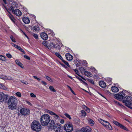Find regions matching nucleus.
<instances>
[{"mask_svg": "<svg viewBox=\"0 0 132 132\" xmlns=\"http://www.w3.org/2000/svg\"><path fill=\"white\" fill-rule=\"evenodd\" d=\"M125 94L123 92L119 93L115 96L117 99H124L123 100V103L127 106L131 105L132 103V97L130 96H126Z\"/></svg>", "mask_w": 132, "mask_h": 132, "instance_id": "obj_1", "label": "nucleus"}, {"mask_svg": "<svg viewBox=\"0 0 132 132\" xmlns=\"http://www.w3.org/2000/svg\"><path fill=\"white\" fill-rule=\"evenodd\" d=\"M18 102V100L15 97H10L7 103L9 109L11 110L16 109Z\"/></svg>", "mask_w": 132, "mask_h": 132, "instance_id": "obj_2", "label": "nucleus"}, {"mask_svg": "<svg viewBox=\"0 0 132 132\" xmlns=\"http://www.w3.org/2000/svg\"><path fill=\"white\" fill-rule=\"evenodd\" d=\"M31 127L33 131L36 132H39L42 129V126L39 121L37 120H34L31 124Z\"/></svg>", "mask_w": 132, "mask_h": 132, "instance_id": "obj_3", "label": "nucleus"}, {"mask_svg": "<svg viewBox=\"0 0 132 132\" xmlns=\"http://www.w3.org/2000/svg\"><path fill=\"white\" fill-rule=\"evenodd\" d=\"M50 119V116L48 114H45L42 115L40 120L41 125L44 126L47 125L51 120Z\"/></svg>", "mask_w": 132, "mask_h": 132, "instance_id": "obj_4", "label": "nucleus"}, {"mask_svg": "<svg viewBox=\"0 0 132 132\" xmlns=\"http://www.w3.org/2000/svg\"><path fill=\"white\" fill-rule=\"evenodd\" d=\"M63 128L64 130L66 132H71L73 130L72 125L70 122L65 124Z\"/></svg>", "mask_w": 132, "mask_h": 132, "instance_id": "obj_5", "label": "nucleus"}, {"mask_svg": "<svg viewBox=\"0 0 132 132\" xmlns=\"http://www.w3.org/2000/svg\"><path fill=\"white\" fill-rule=\"evenodd\" d=\"M63 126L60 123H56L53 129L55 132H62L63 130Z\"/></svg>", "mask_w": 132, "mask_h": 132, "instance_id": "obj_6", "label": "nucleus"}, {"mask_svg": "<svg viewBox=\"0 0 132 132\" xmlns=\"http://www.w3.org/2000/svg\"><path fill=\"white\" fill-rule=\"evenodd\" d=\"M113 123L116 126H118L121 129L126 130L127 131H128L129 130L126 127L120 123L118 121L115 120H113Z\"/></svg>", "mask_w": 132, "mask_h": 132, "instance_id": "obj_7", "label": "nucleus"}, {"mask_svg": "<svg viewBox=\"0 0 132 132\" xmlns=\"http://www.w3.org/2000/svg\"><path fill=\"white\" fill-rule=\"evenodd\" d=\"M20 111L21 114L24 116L28 115L30 114V110L28 109L22 108Z\"/></svg>", "mask_w": 132, "mask_h": 132, "instance_id": "obj_8", "label": "nucleus"}, {"mask_svg": "<svg viewBox=\"0 0 132 132\" xmlns=\"http://www.w3.org/2000/svg\"><path fill=\"white\" fill-rule=\"evenodd\" d=\"M105 122L103 126L108 130H112V127L110 123L107 121L106 122Z\"/></svg>", "mask_w": 132, "mask_h": 132, "instance_id": "obj_9", "label": "nucleus"}, {"mask_svg": "<svg viewBox=\"0 0 132 132\" xmlns=\"http://www.w3.org/2000/svg\"><path fill=\"white\" fill-rule=\"evenodd\" d=\"M49 128L53 129L54 128V126L55 125V123L54 120H52L50 121L49 123Z\"/></svg>", "mask_w": 132, "mask_h": 132, "instance_id": "obj_10", "label": "nucleus"}, {"mask_svg": "<svg viewBox=\"0 0 132 132\" xmlns=\"http://www.w3.org/2000/svg\"><path fill=\"white\" fill-rule=\"evenodd\" d=\"M40 37L42 39L44 40L47 39L48 36L47 34L45 32H42L40 34Z\"/></svg>", "mask_w": 132, "mask_h": 132, "instance_id": "obj_11", "label": "nucleus"}, {"mask_svg": "<svg viewBox=\"0 0 132 132\" xmlns=\"http://www.w3.org/2000/svg\"><path fill=\"white\" fill-rule=\"evenodd\" d=\"M82 132H91V128L88 126L83 127L81 129Z\"/></svg>", "mask_w": 132, "mask_h": 132, "instance_id": "obj_12", "label": "nucleus"}, {"mask_svg": "<svg viewBox=\"0 0 132 132\" xmlns=\"http://www.w3.org/2000/svg\"><path fill=\"white\" fill-rule=\"evenodd\" d=\"M65 56L67 60L68 61H71L73 59V56L70 53H67L65 54Z\"/></svg>", "mask_w": 132, "mask_h": 132, "instance_id": "obj_13", "label": "nucleus"}, {"mask_svg": "<svg viewBox=\"0 0 132 132\" xmlns=\"http://www.w3.org/2000/svg\"><path fill=\"white\" fill-rule=\"evenodd\" d=\"M9 14L8 15V16L11 20L12 21L13 23L15 24V21L16 20V19L13 16L10 12H9Z\"/></svg>", "mask_w": 132, "mask_h": 132, "instance_id": "obj_14", "label": "nucleus"}, {"mask_svg": "<svg viewBox=\"0 0 132 132\" xmlns=\"http://www.w3.org/2000/svg\"><path fill=\"white\" fill-rule=\"evenodd\" d=\"M23 22L25 24H28L30 22L29 18L27 17H24L22 19Z\"/></svg>", "mask_w": 132, "mask_h": 132, "instance_id": "obj_15", "label": "nucleus"}, {"mask_svg": "<svg viewBox=\"0 0 132 132\" xmlns=\"http://www.w3.org/2000/svg\"><path fill=\"white\" fill-rule=\"evenodd\" d=\"M10 97L7 94H4L3 93V98L4 100V101H5L7 103H8V101L9 100Z\"/></svg>", "mask_w": 132, "mask_h": 132, "instance_id": "obj_16", "label": "nucleus"}, {"mask_svg": "<svg viewBox=\"0 0 132 132\" xmlns=\"http://www.w3.org/2000/svg\"><path fill=\"white\" fill-rule=\"evenodd\" d=\"M99 84L100 86L102 88H104L106 86V83L103 81H99Z\"/></svg>", "mask_w": 132, "mask_h": 132, "instance_id": "obj_17", "label": "nucleus"}, {"mask_svg": "<svg viewBox=\"0 0 132 132\" xmlns=\"http://www.w3.org/2000/svg\"><path fill=\"white\" fill-rule=\"evenodd\" d=\"M14 14L18 16H20L21 15V12L18 9H16L14 12Z\"/></svg>", "mask_w": 132, "mask_h": 132, "instance_id": "obj_18", "label": "nucleus"}, {"mask_svg": "<svg viewBox=\"0 0 132 132\" xmlns=\"http://www.w3.org/2000/svg\"><path fill=\"white\" fill-rule=\"evenodd\" d=\"M48 49H51V48H54L57 47V46H55V44L53 43H50L48 45Z\"/></svg>", "mask_w": 132, "mask_h": 132, "instance_id": "obj_19", "label": "nucleus"}, {"mask_svg": "<svg viewBox=\"0 0 132 132\" xmlns=\"http://www.w3.org/2000/svg\"><path fill=\"white\" fill-rule=\"evenodd\" d=\"M15 62L16 64L18 65L19 66L22 68H23V64L20 62L18 59H16L15 60Z\"/></svg>", "mask_w": 132, "mask_h": 132, "instance_id": "obj_20", "label": "nucleus"}, {"mask_svg": "<svg viewBox=\"0 0 132 132\" xmlns=\"http://www.w3.org/2000/svg\"><path fill=\"white\" fill-rule=\"evenodd\" d=\"M111 89L112 91L113 92H117L119 90L118 88L115 86H112L111 87Z\"/></svg>", "mask_w": 132, "mask_h": 132, "instance_id": "obj_21", "label": "nucleus"}, {"mask_svg": "<svg viewBox=\"0 0 132 132\" xmlns=\"http://www.w3.org/2000/svg\"><path fill=\"white\" fill-rule=\"evenodd\" d=\"M98 122L100 123L103 126L105 123V122H106L107 121H105L103 120L101 118H99L98 119Z\"/></svg>", "mask_w": 132, "mask_h": 132, "instance_id": "obj_22", "label": "nucleus"}, {"mask_svg": "<svg viewBox=\"0 0 132 132\" xmlns=\"http://www.w3.org/2000/svg\"><path fill=\"white\" fill-rule=\"evenodd\" d=\"M3 93H2L0 94V104L2 103L4 101V100L3 98Z\"/></svg>", "mask_w": 132, "mask_h": 132, "instance_id": "obj_23", "label": "nucleus"}, {"mask_svg": "<svg viewBox=\"0 0 132 132\" xmlns=\"http://www.w3.org/2000/svg\"><path fill=\"white\" fill-rule=\"evenodd\" d=\"M17 6V4L16 5V4H13L10 7L12 11L14 13V12L15 11V10H14V8H15V7H16Z\"/></svg>", "mask_w": 132, "mask_h": 132, "instance_id": "obj_24", "label": "nucleus"}, {"mask_svg": "<svg viewBox=\"0 0 132 132\" xmlns=\"http://www.w3.org/2000/svg\"><path fill=\"white\" fill-rule=\"evenodd\" d=\"M83 107L84 109L86 111L87 113H89L90 112V109L87 107L85 105H83Z\"/></svg>", "mask_w": 132, "mask_h": 132, "instance_id": "obj_25", "label": "nucleus"}, {"mask_svg": "<svg viewBox=\"0 0 132 132\" xmlns=\"http://www.w3.org/2000/svg\"><path fill=\"white\" fill-rule=\"evenodd\" d=\"M84 74L85 76L89 77H90L92 76V75L91 73L88 71H86L85 73Z\"/></svg>", "mask_w": 132, "mask_h": 132, "instance_id": "obj_26", "label": "nucleus"}, {"mask_svg": "<svg viewBox=\"0 0 132 132\" xmlns=\"http://www.w3.org/2000/svg\"><path fill=\"white\" fill-rule=\"evenodd\" d=\"M54 119L55 120V121H59L60 119V118L58 115L56 114L53 116Z\"/></svg>", "mask_w": 132, "mask_h": 132, "instance_id": "obj_27", "label": "nucleus"}, {"mask_svg": "<svg viewBox=\"0 0 132 132\" xmlns=\"http://www.w3.org/2000/svg\"><path fill=\"white\" fill-rule=\"evenodd\" d=\"M55 55L58 57H59L60 59L61 60H62L63 58L62 57V56L59 53L57 52H56L55 53Z\"/></svg>", "mask_w": 132, "mask_h": 132, "instance_id": "obj_28", "label": "nucleus"}, {"mask_svg": "<svg viewBox=\"0 0 132 132\" xmlns=\"http://www.w3.org/2000/svg\"><path fill=\"white\" fill-rule=\"evenodd\" d=\"M46 111L48 113L52 115H53V116L56 114L53 112L48 110H47Z\"/></svg>", "mask_w": 132, "mask_h": 132, "instance_id": "obj_29", "label": "nucleus"}, {"mask_svg": "<svg viewBox=\"0 0 132 132\" xmlns=\"http://www.w3.org/2000/svg\"><path fill=\"white\" fill-rule=\"evenodd\" d=\"M74 71L76 73V74H77V75H78V76H79L80 77H81L82 79H84L85 80V79L83 77H82L80 75H79L78 74V73H79V71H78V70L77 69H75L74 70Z\"/></svg>", "mask_w": 132, "mask_h": 132, "instance_id": "obj_30", "label": "nucleus"}, {"mask_svg": "<svg viewBox=\"0 0 132 132\" xmlns=\"http://www.w3.org/2000/svg\"><path fill=\"white\" fill-rule=\"evenodd\" d=\"M5 80H12L13 79V78L9 76H6Z\"/></svg>", "mask_w": 132, "mask_h": 132, "instance_id": "obj_31", "label": "nucleus"}, {"mask_svg": "<svg viewBox=\"0 0 132 132\" xmlns=\"http://www.w3.org/2000/svg\"><path fill=\"white\" fill-rule=\"evenodd\" d=\"M33 29L36 31H38L39 30V28L37 26H35L34 27Z\"/></svg>", "mask_w": 132, "mask_h": 132, "instance_id": "obj_32", "label": "nucleus"}, {"mask_svg": "<svg viewBox=\"0 0 132 132\" xmlns=\"http://www.w3.org/2000/svg\"><path fill=\"white\" fill-rule=\"evenodd\" d=\"M67 87L68 88L70 89V91H71L72 93L74 95H75L76 94L75 93L74 91L68 85H67Z\"/></svg>", "mask_w": 132, "mask_h": 132, "instance_id": "obj_33", "label": "nucleus"}, {"mask_svg": "<svg viewBox=\"0 0 132 132\" xmlns=\"http://www.w3.org/2000/svg\"><path fill=\"white\" fill-rule=\"evenodd\" d=\"M5 57L2 55H0V60L2 61H5Z\"/></svg>", "mask_w": 132, "mask_h": 132, "instance_id": "obj_34", "label": "nucleus"}, {"mask_svg": "<svg viewBox=\"0 0 132 132\" xmlns=\"http://www.w3.org/2000/svg\"><path fill=\"white\" fill-rule=\"evenodd\" d=\"M86 70L85 68L84 67H81L80 71L82 73H85L86 72Z\"/></svg>", "mask_w": 132, "mask_h": 132, "instance_id": "obj_35", "label": "nucleus"}, {"mask_svg": "<svg viewBox=\"0 0 132 132\" xmlns=\"http://www.w3.org/2000/svg\"><path fill=\"white\" fill-rule=\"evenodd\" d=\"M114 102L115 103L118 105L119 106H121V107L123 106L121 104H120V103L117 101H116L114 100Z\"/></svg>", "mask_w": 132, "mask_h": 132, "instance_id": "obj_36", "label": "nucleus"}, {"mask_svg": "<svg viewBox=\"0 0 132 132\" xmlns=\"http://www.w3.org/2000/svg\"><path fill=\"white\" fill-rule=\"evenodd\" d=\"M49 89L50 90L53 92H55L56 91V90L54 88V87L52 86H50L49 87Z\"/></svg>", "mask_w": 132, "mask_h": 132, "instance_id": "obj_37", "label": "nucleus"}, {"mask_svg": "<svg viewBox=\"0 0 132 132\" xmlns=\"http://www.w3.org/2000/svg\"><path fill=\"white\" fill-rule=\"evenodd\" d=\"M43 44L46 47H48V42L47 41H44L43 42Z\"/></svg>", "mask_w": 132, "mask_h": 132, "instance_id": "obj_38", "label": "nucleus"}, {"mask_svg": "<svg viewBox=\"0 0 132 132\" xmlns=\"http://www.w3.org/2000/svg\"><path fill=\"white\" fill-rule=\"evenodd\" d=\"M89 123L92 126H93L94 124V122L93 120L90 119L89 120Z\"/></svg>", "mask_w": 132, "mask_h": 132, "instance_id": "obj_39", "label": "nucleus"}, {"mask_svg": "<svg viewBox=\"0 0 132 132\" xmlns=\"http://www.w3.org/2000/svg\"><path fill=\"white\" fill-rule=\"evenodd\" d=\"M62 61L67 66H68L69 67H70V66L69 65V64L67 62L64 60L63 59L62 60Z\"/></svg>", "mask_w": 132, "mask_h": 132, "instance_id": "obj_40", "label": "nucleus"}, {"mask_svg": "<svg viewBox=\"0 0 132 132\" xmlns=\"http://www.w3.org/2000/svg\"><path fill=\"white\" fill-rule=\"evenodd\" d=\"M81 113L82 114V116H83L84 117H85L86 116V113L84 110H81Z\"/></svg>", "mask_w": 132, "mask_h": 132, "instance_id": "obj_41", "label": "nucleus"}, {"mask_svg": "<svg viewBox=\"0 0 132 132\" xmlns=\"http://www.w3.org/2000/svg\"><path fill=\"white\" fill-rule=\"evenodd\" d=\"M64 115L67 117L68 118L69 120H71V117L70 115L68 113H65L64 114Z\"/></svg>", "mask_w": 132, "mask_h": 132, "instance_id": "obj_42", "label": "nucleus"}, {"mask_svg": "<svg viewBox=\"0 0 132 132\" xmlns=\"http://www.w3.org/2000/svg\"><path fill=\"white\" fill-rule=\"evenodd\" d=\"M10 38L12 42L15 43L16 42L15 38L12 35H11L10 36Z\"/></svg>", "mask_w": 132, "mask_h": 132, "instance_id": "obj_43", "label": "nucleus"}, {"mask_svg": "<svg viewBox=\"0 0 132 132\" xmlns=\"http://www.w3.org/2000/svg\"><path fill=\"white\" fill-rule=\"evenodd\" d=\"M88 81L90 83L92 84L93 85H94L95 83L94 81L91 79H88Z\"/></svg>", "mask_w": 132, "mask_h": 132, "instance_id": "obj_44", "label": "nucleus"}, {"mask_svg": "<svg viewBox=\"0 0 132 132\" xmlns=\"http://www.w3.org/2000/svg\"><path fill=\"white\" fill-rule=\"evenodd\" d=\"M6 75H0V78L3 80H5V76Z\"/></svg>", "mask_w": 132, "mask_h": 132, "instance_id": "obj_45", "label": "nucleus"}, {"mask_svg": "<svg viewBox=\"0 0 132 132\" xmlns=\"http://www.w3.org/2000/svg\"><path fill=\"white\" fill-rule=\"evenodd\" d=\"M15 94L16 96L18 97H20L21 96V93L19 92H17Z\"/></svg>", "mask_w": 132, "mask_h": 132, "instance_id": "obj_46", "label": "nucleus"}, {"mask_svg": "<svg viewBox=\"0 0 132 132\" xmlns=\"http://www.w3.org/2000/svg\"><path fill=\"white\" fill-rule=\"evenodd\" d=\"M21 31L23 35L26 36V37L28 39H29V38L28 37L27 35L21 29Z\"/></svg>", "mask_w": 132, "mask_h": 132, "instance_id": "obj_47", "label": "nucleus"}, {"mask_svg": "<svg viewBox=\"0 0 132 132\" xmlns=\"http://www.w3.org/2000/svg\"><path fill=\"white\" fill-rule=\"evenodd\" d=\"M46 78L49 81L51 82H52L53 81L52 80L51 78L50 77L48 76H46Z\"/></svg>", "mask_w": 132, "mask_h": 132, "instance_id": "obj_48", "label": "nucleus"}, {"mask_svg": "<svg viewBox=\"0 0 132 132\" xmlns=\"http://www.w3.org/2000/svg\"><path fill=\"white\" fill-rule=\"evenodd\" d=\"M6 56L9 58H11L12 57V55L10 53H7L6 54Z\"/></svg>", "mask_w": 132, "mask_h": 132, "instance_id": "obj_49", "label": "nucleus"}, {"mask_svg": "<svg viewBox=\"0 0 132 132\" xmlns=\"http://www.w3.org/2000/svg\"><path fill=\"white\" fill-rule=\"evenodd\" d=\"M21 82L22 83L26 85H27L28 84V82L27 81H26L23 80H22V81H21Z\"/></svg>", "mask_w": 132, "mask_h": 132, "instance_id": "obj_50", "label": "nucleus"}, {"mask_svg": "<svg viewBox=\"0 0 132 132\" xmlns=\"http://www.w3.org/2000/svg\"><path fill=\"white\" fill-rule=\"evenodd\" d=\"M34 37L36 39H37L38 38V36L36 34H34L33 35Z\"/></svg>", "mask_w": 132, "mask_h": 132, "instance_id": "obj_51", "label": "nucleus"}, {"mask_svg": "<svg viewBox=\"0 0 132 132\" xmlns=\"http://www.w3.org/2000/svg\"><path fill=\"white\" fill-rule=\"evenodd\" d=\"M24 58L28 60H30V57L27 55H24Z\"/></svg>", "mask_w": 132, "mask_h": 132, "instance_id": "obj_52", "label": "nucleus"}, {"mask_svg": "<svg viewBox=\"0 0 132 132\" xmlns=\"http://www.w3.org/2000/svg\"><path fill=\"white\" fill-rule=\"evenodd\" d=\"M4 87H5V86L3 85V84L1 83H0V88L4 89Z\"/></svg>", "mask_w": 132, "mask_h": 132, "instance_id": "obj_53", "label": "nucleus"}, {"mask_svg": "<svg viewBox=\"0 0 132 132\" xmlns=\"http://www.w3.org/2000/svg\"><path fill=\"white\" fill-rule=\"evenodd\" d=\"M30 95L31 96L33 97H36V96L35 95L34 93H31L30 94Z\"/></svg>", "mask_w": 132, "mask_h": 132, "instance_id": "obj_54", "label": "nucleus"}, {"mask_svg": "<svg viewBox=\"0 0 132 132\" xmlns=\"http://www.w3.org/2000/svg\"><path fill=\"white\" fill-rule=\"evenodd\" d=\"M33 77L34 78L37 79L38 81H40V79L39 78H38L37 76H34Z\"/></svg>", "mask_w": 132, "mask_h": 132, "instance_id": "obj_55", "label": "nucleus"}, {"mask_svg": "<svg viewBox=\"0 0 132 132\" xmlns=\"http://www.w3.org/2000/svg\"><path fill=\"white\" fill-rule=\"evenodd\" d=\"M60 123L62 124H63L64 122V120L63 119H61L60 122Z\"/></svg>", "mask_w": 132, "mask_h": 132, "instance_id": "obj_56", "label": "nucleus"}, {"mask_svg": "<svg viewBox=\"0 0 132 132\" xmlns=\"http://www.w3.org/2000/svg\"><path fill=\"white\" fill-rule=\"evenodd\" d=\"M82 82L84 84L85 86H87L88 85L84 81H83Z\"/></svg>", "mask_w": 132, "mask_h": 132, "instance_id": "obj_57", "label": "nucleus"}, {"mask_svg": "<svg viewBox=\"0 0 132 132\" xmlns=\"http://www.w3.org/2000/svg\"><path fill=\"white\" fill-rule=\"evenodd\" d=\"M42 83L45 85H46L47 84V83L43 81H42Z\"/></svg>", "mask_w": 132, "mask_h": 132, "instance_id": "obj_58", "label": "nucleus"}, {"mask_svg": "<svg viewBox=\"0 0 132 132\" xmlns=\"http://www.w3.org/2000/svg\"><path fill=\"white\" fill-rule=\"evenodd\" d=\"M76 78L82 82L83 80L81 78L79 77H76Z\"/></svg>", "mask_w": 132, "mask_h": 132, "instance_id": "obj_59", "label": "nucleus"}, {"mask_svg": "<svg viewBox=\"0 0 132 132\" xmlns=\"http://www.w3.org/2000/svg\"><path fill=\"white\" fill-rule=\"evenodd\" d=\"M61 65H62L63 67L66 68H67V67L64 65V64L62 63H60Z\"/></svg>", "mask_w": 132, "mask_h": 132, "instance_id": "obj_60", "label": "nucleus"}, {"mask_svg": "<svg viewBox=\"0 0 132 132\" xmlns=\"http://www.w3.org/2000/svg\"><path fill=\"white\" fill-rule=\"evenodd\" d=\"M98 93L102 97H103L104 98H105V99L106 98V97L103 95L102 94H101L100 93Z\"/></svg>", "mask_w": 132, "mask_h": 132, "instance_id": "obj_61", "label": "nucleus"}, {"mask_svg": "<svg viewBox=\"0 0 132 132\" xmlns=\"http://www.w3.org/2000/svg\"><path fill=\"white\" fill-rule=\"evenodd\" d=\"M3 1L4 4H7V2L6 0H3Z\"/></svg>", "mask_w": 132, "mask_h": 132, "instance_id": "obj_62", "label": "nucleus"}, {"mask_svg": "<svg viewBox=\"0 0 132 132\" xmlns=\"http://www.w3.org/2000/svg\"><path fill=\"white\" fill-rule=\"evenodd\" d=\"M18 46H19L16 44V45L14 46V47L17 49V48L18 47Z\"/></svg>", "mask_w": 132, "mask_h": 132, "instance_id": "obj_63", "label": "nucleus"}, {"mask_svg": "<svg viewBox=\"0 0 132 132\" xmlns=\"http://www.w3.org/2000/svg\"><path fill=\"white\" fill-rule=\"evenodd\" d=\"M11 44L12 45V46H13L14 47L16 45V44H14L13 43H11Z\"/></svg>", "mask_w": 132, "mask_h": 132, "instance_id": "obj_64", "label": "nucleus"}]
</instances>
